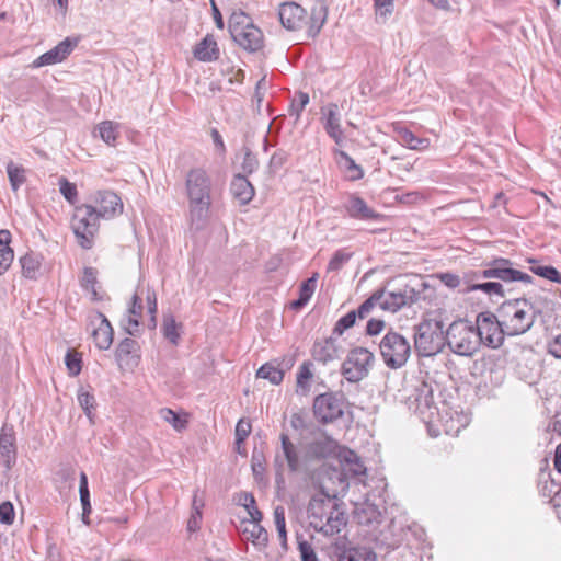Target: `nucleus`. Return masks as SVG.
<instances>
[{"mask_svg": "<svg viewBox=\"0 0 561 561\" xmlns=\"http://www.w3.org/2000/svg\"><path fill=\"white\" fill-rule=\"evenodd\" d=\"M328 12L329 9L324 0H316L309 15L299 3L287 1L279 5L278 18L286 30L298 31L307 26L308 37L314 38L327 22Z\"/></svg>", "mask_w": 561, "mask_h": 561, "instance_id": "1", "label": "nucleus"}, {"mask_svg": "<svg viewBox=\"0 0 561 561\" xmlns=\"http://www.w3.org/2000/svg\"><path fill=\"white\" fill-rule=\"evenodd\" d=\"M211 179L203 168L191 169L185 179L190 218L196 229L205 225L211 206Z\"/></svg>", "mask_w": 561, "mask_h": 561, "instance_id": "2", "label": "nucleus"}, {"mask_svg": "<svg viewBox=\"0 0 561 561\" xmlns=\"http://www.w3.org/2000/svg\"><path fill=\"white\" fill-rule=\"evenodd\" d=\"M496 312L502 319L508 337L519 336L530 331L536 319L542 314V310L526 297L505 300Z\"/></svg>", "mask_w": 561, "mask_h": 561, "instance_id": "3", "label": "nucleus"}, {"mask_svg": "<svg viewBox=\"0 0 561 561\" xmlns=\"http://www.w3.org/2000/svg\"><path fill=\"white\" fill-rule=\"evenodd\" d=\"M445 312L430 313L414 325V348L419 356L428 357L442 352L445 346Z\"/></svg>", "mask_w": 561, "mask_h": 561, "instance_id": "4", "label": "nucleus"}, {"mask_svg": "<svg viewBox=\"0 0 561 561\" xmlns=\"http://www.w3.org/2000/svg\"><path fill=\"white\" fill-rule=\"evenodd\" d=\"M445 335V345L457 355L471 356L480 347L474 327L465 320L453 321L446 329Z\"/></svg>", "mask_w": 561, "mask_h": 561, "instance_id": "5", "label": "nucleus"}, {"mask_svg": "<svg viewBox=\"0 0 561 561\" xmlns=\"http://www.w3.org/2000/svg\"><path fill=\"white\" fill-rule=\"evenodd\" d=\"M100 218L102 215L92 205L82 204L75 207L71 228L82 249L89 250L93 247V237L99 230Z\"/></svg>", "mask_w": 561, "mask_h": 561, "instance_id": "6", "label": "nucleus"}, {"mask_svg": "<svg viewBox=\"0 0 561 561\" xmlns=\"http://www.w3.org/2000/svg\"><path fill=\"white\" fill-rule=\"evenodd\" d=\"M379 350L386 366L391 369L403 367L411 355L408 340L394 331L385 334L379 343Z\"/></svg>", "mask_w": 561, "mask_h": 561, "instance_id": "7", "label": "nucleus"}, {"mask_svg": "<svg viewBox=\"0 0 561 561\" xmlns=\"http://www.w3.org/2000/svg\"><path fill=\"white\" fill-rule=\"evenodd\" d=\"M474 329L479 337V345L483 344L493 350L501 347L507 336L499 313L495 314L491 311H483L477 316Z\"/></svg>", "mask_w": 561, "mask_h": 561, "instance_id": "8", "label": "nucleus"}, {"mask_svg": "<svg viewBox=\"0 0 561 561\" xmlns=\"http://www.w3.org/2000/svg\"><path fill=\"white\" fill-rule=\"evenodd\" d=\"M280 448L276 449L274 456L275 482L278 489L284 488V472L287 467L289 472L296 473L300 469V456L298 447L291 442L286 433L279 435Z\"/></svg>", "mask_w": 561, "mask_h": 561, "instance_id": "9", "label": "nucleus"}, {"mask_svg": "<svg viewBox=\"0 0 561 561\" xmlns=\"http://www.w3.org/2000/svg\"><path fill=\"white\" fill-rule=\"evenodd\" d=\"M345 396L342 391H328L314 397L312 412L320 424L333 423L344 415Z\"/></svg>", "mask_w": 561, "mask_h": 561, "instance_id": "10", "label": "nucleus"}, {"mask_svg": "<svg viewBox=\"0 0 561 561\" xmlns=\"http://www.w3.org/2000/svg\"><path fill=\"white\" fill-rule=\"evenodd\" d=\"M425 288L426 284L424 282H420L417 288L409 283H404L391 290L385 288V296L380 299V308L394 313L403 307H410L420 299Z\"/></svg>", "mask_w": 561, "mask_h": 561, "instance_id": "11", "label": "nucleus"}, {"mask_svg": "<svg viewBox=\"0 0 561 561\" xmlns=\"http://www.w3.org/2000/svg\"><path fill=\"white\" fill-rule=\"evenodd\" d=\"M374 354L365 347L352 348L341 366V375L352 383H356L368 376Z\"/></svg>", "mask_w": 561, "mask_h": 561, "instance_id": "12", "label": "nucleus"}, {"mask_svg": "<svg viewBox=\"0 0 561 561\" xmlns=\"http://www.w3.org/2000/svg\"><path fill=\"white\" fill-rule=\"evenodd\" d=\"M482 275L485 278H495L497 282L505 284L513 282H522L525 284L533 283V277L519 270L514 268V263L505 257H495L483 264Z\"/></svg>", "mask_w": 561, "mask_h": 561, "instance_id": "13", "label": "nucleus"}, {"mask_svg": "<svg viewBox=\"0 0 561 561\" xmlns=\"http://www.w3.org/2000/svg\"><path fill=\"white\" fill-rule=\"evenodd\" d=\"M336 502H339V497L335 494L330 495L323 489L311 497L307 514L310 526L314 530L320 533V525H324L328 515L335 508Z\"/></svg>", "mask_w": 561, "mask_h": 561, "instance_id": "14", "label": "nucleus"}, {"mask_svg": "<svg viewBox=\"0 0 561 561\" xmlns=\"http://www.w3.org/2000/svg\"><path fill=\"white\" fill-rule=\"evenodd\" d=\"M436 390H439V385L434 380H419L409 398L410 408L415 404L414 412L425 419L426 413L435 408L434 392Z\"/></svg>", "mask_w": 561, "mask_h": 561, "instance_id": "15", "label": "nucleus"}, {"mask_svg": "<svg viewBox=\"0 0 561 561\" xmlns=\"http://www.w3.org/2000/svg\"><path fill=\"white\" fill-rule=\"evenodd\" d=\"M320 122L327 135L336 146H342L345 141V134L341 124V113L336 103H329L321 107Z\"/></svg>", "mask_w": 561, "mask_h": 561, "instance_id": "16", "label": "nucleus"}, {"mask_svg": "<svg viewBox=\"0 0 561 561\" xmlns=\"http://www.w3.org/2000/svg\"><path fill=\"white\" fill-rule=\"evenodd\" d=\"M335 561H378L375 550L365 545L343 541L333 549Z\"/></svg>", "mask_w": 561, "mask_h": 561, "instance_id": "17", "label": "nucleus"}, {"mask_svg": "<svg viewBox=\"0 0 561 561\" xmlns=\"http://www.w3.org/2000/svg\"><path fill=\"white\" fill-rule=\"evenodd\" d=\"M89 325L92 327V339L99 350H108L113 343L114 331L108 319L101 311H93L89 316Z\"/></svg>", "mask_w": 561, "mask_h": 561, "instance_id": "18", "label": "nucleus"}, {"mask_svg": "<svg viewBox=\"0 0 561 561\" xmlns=\"http://www.w3.org/2000/svg\"><path fill=\"white\" fill-rule=\"evenodd\" d=\"M77 45V38L66 37L64 41L58 43L54 48L37 57L32 62L31 67L39 68L61 62L72 53Z\"/></svg>", "mask_w": 561, "mask_h": 561, "instance_id": "19", "label": "nucleus"}, {"mask_svg": "<svg viewBox=\"0 0 561 561\" xmlns=\"http://www.w3.org/2000/svg\"><path fill=\"white\" fill-rule=\"evenodd\" d=\"M340 446L332 437L324 435L321 438L313 439L306 445L305 458L308 461L324 460L337 454Z\"/></svg>", "mask_w": 561, "mask_h": 561, "instance_id": "20", "label": "nucleus"}, {"mask_svg": "<svg viewBox=\"0 0 561 561\" xmlns=\"http://www.w3.org/2000/svg\"><path fill=\"white\" fill-rule=\"evenodd\" d=\"M347 215L356 220L380 221L383 215L370 208L366 201L359 195L352 193L348 195L347 202L344 204Z\"/></svg>", "mask_w": 561, "mask_h": 561, "instance_id": "21", "label": "nucleus"}, {"mask_svg": "<svg viewBox=\"0 0 561 561\" xmlns=\"http://www.w3.org/2000/svg\"><path fill=\"white\" fill-rule=\"evenodd\" d=\"M16 461L15 434L12 426L5 424L0 433V465L10 470Z\"/></svg>", "mask_w": 561, "mask_h": 561, "instance_id": "22", "label": "nucleus"}, {"mask_svg": "<svg viewBox=\"0 0 561 561\" xmlns=\"http://www.w3.org/2000/svg\"><path fill=\"white\" fill-rule=\"evenodd\" d=\"M231 37L240 47L249 53L259 51L263 47V33L254 24L238 32Z\"/></svg>", "mask_w": 561, "mask_h": 561, "instance_id": "23", "label": "nucleus"}, {"mask_svg": "<svg viewBox=\"0 0 561 561\" xmlns=\"http://www.w3.org/2000/svg\"><path fill=\"white\" fill-rule=\"evenodd\" d=\"M96 209L102 218H110L123 210L121 197L112 191H99L95 195Z\"/></svg>", "mask_w": 561, "mask_h": 561, "instance_id": "24", "label": "nucleus"}, {"mask_svg": "<svg viewBox=\"0 0 561 561\" xmlns=\"http://www.w3.org/2000/svg\"><path fill=\"white\" fill-rule=\"evenodd\" d=\"M140 346L139 343L130 337L123 339L115 350V359L122 367L123 365L129 366L131 363L138 364Z\"/></svg>", "mask_w": 561, "mask_h": 561, "instance_id": "25", "label": "nucleus"}, {"mask_svg": "<svg viewBox=\"0 0 561 561\" xmlns=\"http://www.w3.org/2000/svg\"><path fill=\"white\" fill-rule=\"evenodd\" d=\"M230 192L241 206L248 205L255 195L254 186L248 180V176L241 173L233 175Z\"/></svg>", "mask_w": 561, "mask_h": 561, "instance_id": "26", "label": "nucleus"}, {"mask_svg": "<svg viewBox=\"0 0 561 561\" xmlns=\"http://www.w3.org/2000/svg\"><path fill=\"white\" fill-rule=\"evenodd\" d=\"M144 305L141 297L136 293L131 297V304L127 310L128 317L126 323H123L122 327L124 331L131 335L136 336L139 334V325L140 319L142 317Z\"/></svg>", "mask_w": 561, "mask_h": 561, "instance_id": "27", "label": "nucleus"}, {"mask_svg": "<svg viewBox=\"0 0 561 561\" xmlns=\"http://www.w3.org/2000/svg\"><path fill=\"white\" fill-rule=\"evenodd\" d=\"M333 154L337 158L339 168L345 173L348 181H358L364 178L363 168L345 151L334 148Z\"/></svg>", "mask_w": 561, "mask_h": 561, "instance_id": "28", "label": "nucleus"}, {"mask_svg": "<svg viewBox=\"0 0 561 561\" xmlns=\"http://www.w3.org/2000/svg\"><path fill=\"white\" fill-rule=\"evenodd\" d=\"M194 57L203 62L215 61L219 58L220 51L213 35L207 34L193 49Z\"/></svg>", "mask_w": 561, "mask_h": 561, "instance_id": "29", "label": "nucleus"}, {"mask_svg": "<svg viewBox=\"0 0 561 561\" xmlns=\"http://www.w3.org/2000/svg\"><path fill=\"white\" fill-rule=\"evenodd\" d=\"M343 503L339 500L336 502V506L331 513L328 515L324 525H320V533L325 536H333L341 531L342 527H344L347 523L346 513L341 508Z\"/></svg>", "mask_w": 561, "mask_h": 561, "instance_id": "30", "label": "nucleus"}, {"mask_svg": "<svg viewBox=\"0 0 561 561\" xmlns=\"http://www.w3.org/2000/svg\"><path fill=\"white\" fill-rule=\"evenodd\" d=\"M335 342L336 339L334 337V335H331L323 342H316L311 351L312 358L323 364H327L337 358L339 348L336 347Z\"/></svg>", "mask_w": 561, "mask_h": 561, "instance_id": "31", "label": "nucleus"}, {"mask_svg": "<svg viewBox=\"0 0 561 561\" xmlns=\"http://www.w3.org/2000/svg\"><path fill=\"white\" fill-rule=\"evenodd\" d=\"M43 255L35 252H28L20 259L22 274L30 279H37L41 275Z\"/></svg>", "mask_w": 561, "mask_h": 561, "instance_id": "32", "label": "nucleus"}, {"mask_svg": "<svg viewBox=\"0 0 561 561\" xmlns=\"http://www.w3.org/2000/svg\"><path fill=\"white\" fill-rule=\"evenodd\" d=\"M318 274L314 273L311 277L305 279L299 287V296L297 299L290 302V309L300 310L302 309L311 299L314 294L317 287Z\"/></svg>", "mask_w": 561, "mask_h": 561, "instance_id": "33", "label": "nucleus"}, {"mask_svg": "<svg viewBox=\"0 0 561 561\" xmlns=\"http://www.w3.org/2000/svg\"><path fill=\"white\" fill-rule=\"evenodd\" d=\"M11 232L7 229L0 230V276L3 275L11 266L14 252L10 247Z\"/></svg>", "mask_w": 561, "mask_h": 561, "instance_id": "34", "label": "nucleus"}, {"mask_svg": "<svg viewBox=\"0 0 561 561\" xmlns=\"http://www.w3.org/2000/svg\"><path fill=\"white\" fill-rule=\"evenodd\" d=\"M312 366L313 364L310 360H305L298 369L296 379V393L298 396L306 397L310 392L313 377Z\"/></svg>", "mask_w": 561, "mask_h": 561, "instance_id": "35", "label": "nucleus"}, {"mask_svg": "<svg viewBox=\"0 0 561 561\" xmlns=\"http://www.w3.org/2000/svg\"><path fill=\"white\" fill-rule=\"evenodd\" d=\"M182 323H178L171 313H164L162 319L161 331L165 340L172 345L178 346L181 341Z\"/></svg>", "mask_w": 561, "mask_h": 561, "instance_id": "36", "label": "nucleus"}, {"mask_svg": "<svg viewBox=\"0 0 561 561\" xmlns=\"http://www.w3.org/2000/svg\"><path fill=\"white\" fill-rule=\"evenodd\" d=\"M482 291L489 296L505 297L506 290L504 284L496 280H488L482 283L472 284L470 287H465L462 293Z\"/></svg>", "mask_w": 561, "mask_h": 561, "instance_id": "37", "label": "nucleus"}, {"mask_svg": "<svg viewBox=\"0 0 561 561\" xmlns=\"http://www.w3.org/2000/svg\"><path fill=\"white\" fill-rule=\"evenodd\" d=\"M283 368H279L274 360L263 364L256 370V378L268 380L272 385L278 386L284 380Z\"/></svg>", "mask_w": 561, "mask_h": 561, "instance_id": "38", "label": "nucleus"}, {"mask_svg": "<svg viewBox=\"0 0 561 561\" xmlns=\"http://www.w3.org/2000/svg\"><path fill=\"white\" fill-rule=\"evenodd\" d=\"M7 174L13 192H16L27 180L26 169L12 160L7 164Z\"/></svg>", "mask_w": 561, "mask_h": 561, "instance_id": "39", "label": "nucleus"}, {"mask_svg": "<svg viewBox=\"0 0 561 561\" xmlns=\"http://www.w3.org/2000/svg\"><path fill=\"white\" fill-rule=\"evenodd\" d=\"M530 272L550 282L561 284V273L552 265H540L537 260H529Z\"/></svg>", "mask_w": 561, "mask_h": 561, "instance_id": "40", "label": "nucleus"}, {"mask_svg": "<svg viewBox=\"0 0 561 561\" xmlns=\"http://www.w3.org/2000/svg\"><path fill=\"white\" fill-rule=\"evenodd\" d=\"M385 296V288L375 290L357 309L353 310L357 319H365Z\"/></svg>", "mask_w": 561, "mask_h": 561, "instance_id": "41", "label": "nucleus"}, {"mask_svg": "<svg viewBox=\"0 0 561 561\" xmlns=\"http://www.w3.org/2000/svg\"><path fill=\"white\" fill-rule=\"evenodd\" d=\"M79 494H80V501H81V505H82V522L84 524H89L88 515L91 513L92 507H91V502H90L88 477L84 472L80 473Z\"/></svg>", "mask_w": 561, "mask_h": 561, "instance_id": "42", "label": "nucleus"}, {"mask_svg": "<svg viewBox=\"0 0 561 561\" xmlns=\"http://www.w3.org/2000/svg\"><path fill=\"white\" fill-rule=\"evenodd\" d=\"M398 136L400 141L412 150H422L428 146V139L419 138L408 128H400Z\"/></svg>", "mask_w": 561, "mask_h": 561, "instance_id": "43", "label": "nucleus"}, {"mask_svg": "<svg viewBox=\"0 0 561 561\" xmlns=\"http://www.w3.org/2000/svg\"><path fill=\"white\" fill-rule=\"evenodd\" d=\"M339 457L348 466V470L353 476L358 477L366 473V467L355 451L345 449L343 455H339Z\"/></svg>", "mask_w": 561, "mask_h": 561, "instance_id": "44", "label": "nucleus"}, {"mask_svg": "<svg viewBox=\"0 0 561 561\" xmlns=\"http://www.w3.org/2000/svg\"><path fill=\"white\" fill-rule=\"evenodd\" d=\"M252 24L251 18L243 11L233 12L229 18V33L233 36Z\"/></svg>", "mask_w": 561, "mask_h": 561, "instance_id": "45", "label": "nucleus"}, {"mask_svg": "<svg viewBox=\"0 0 561 561\" xmlns=\"http://www.w3.org/2000/svg\"><path fill=\"white\" fill-rule=\"evenodd\" d=\"M78 402L85 415L89 417L91 422H93L94 411L96 407V401L94 396L85 391L83 388H80L77 396Z\"/></svg>", "mask_w": 561, "mask_h": 561, "instance_id": "46", "label": "nucleus"}, {"mask_svg": "<svg viewBox=\"0 0 561 561\" xmlns=\"http://www.w3.org/2000/svg\"><path fill=\"white\" fill-rule=\"evenodd\" d=\"M117 127L118 125L112 121H104L99 124L98 131L105 144L115 146V141L118 136Z\"/></svg>", "mask_w": 561, "mask_h": 561, "instance_id": "47", "label": "nucleus"}, {"mask_svg": "<svg viewBox=\"0 0 561 561\" xmlns=\"http://www.w3.org/2000/svg\"><path fill=\"white\" fill-rule=\"evenodd\" d=\"M274 522L280 543L284 548H287V530H286V518L285 510L283 506H276L274 510Z\"/></svg>", "mask_w": 561, "mask_h": 561, "instance_id": "48", "label": "nucleus"}, {"mask_svg": "<svg viewBox=\"0 0 561 561\" xmlns=\"http://www.w3.org/2000/svg\"><path fill=\"white\" fill-rule=\"evenodd\" d=\"M243 161L241 163L242 171L245 176L251 175L254 173L259 167L260 161L255 153L252 152V150L249 147H243Z\"/></svg>", "mask_w": 561, "mask_h": 561, "instance_id": "49", "label": "nucleus"}, {"mask_svg": "<svg viewBox=\"0 0 561 561\" xmlns=\"http://www.w3.org/2000/svg\"><path fill=\"white\" fill-rule=\"evenodd\" d=\"M160 415L165 422L170 423L174 427V430L179 432L186 428L187 426V420L182 417L172 409L162 408L160 410Z\"/></svg>", "mask_w": 561, "mask_h": 561, "instance_id": "50", "label": "nucleus"}, {"mask_svg": "<svg viewBox=\"0 0 561 561\" xmlns=\"http://www.w3.org/2000/svg\"><path fill=\"white\" fill-rule=\"evenodd\" d=\"M357 317L353 310L348 311L345 316L341 317L333 330L332 335H342L346 330L353 328L356 323Z\"/></svg>", "mask_w": 561, "mask_h": 561, "instance_id": "51", "label": "nucleus"}, {"mask_svg": "<svg viewBox=\"0 0 561 561\" xmlns=\"http://www.w3.org/2000/svg\"><path fill=\"white\" fill-rule=\"evenodd\" d=\"M65 364L70 376H78L82 369V358L78 352L69 350L65 356Z\"/></svg>", "mask_w": 561, "mask_h": 561, "instance_id": "52", "label": "nucleus"}, {"mask_svg": "<svg viewBox=\"0 0 561 561\" xmlns=\"http://www.w3.org/2000/svg\"><path fill=\"white\" fill-rule=\"evenodd\" d=\"M59 191L67 202L75 204L78 196L77 186L75 183L68 181L67 178L61 176L58 181Z\"/></svg>", "mask_w": 561, "mask_h": 561, "instance_id": "53", "label": "nucleus"}, {"mask_svg": "<svg viewBox=\"0 0 561 561\" xmlns=\"http://www.w3.org/2000/svg\"><path fill=\"white\" fill-rule=\"evenodd\" d=\"M352 255V253L345 252L344 250L335 251L328 263L327 271L339 272L344 264L351 260Z\"/></svg>", "mask_w": 561, "mask_h": 561, "instance_id": "54", "label": "nucleus"}, {"mask_svg": "<svg viewBox=\"0 0 561 561\" xmlns=\"http://www.w3.org/2000/svg\"><path fill=\"white\" fill-rule=\"evenodd\" d=\"M289 153L284 149H277L271 157L268 162V170L271 173L276 174L288 161Z\"/></svg>", "mask_w": 561, "mask_h": 561, "instance_id": "55", "label": "nucleus"}, {"mask_svg": "<svg viewBox=\"0 0 561 561\" xmlns=\"http://www.w3.org/2000/svg\"><path fill=\"white\" fill-rule=\"evenodd\" d=\"M251 467L253 477L256 481L262 480L265 472V457L262 451L256 449L252 454Z\"/></svg>", "mask_w": 561, "mask_h": 561, "instance_id": "56", "label": "nucleus"}, {"mask_svg": "<svg viewBox=\"0 0 561 561\" xmlns=\"http://www.w3.org/2000/svg\"><path fill=\"white\" fill-rule=\"evenodd\" d=\"M98 280V270L91 266H85L83 268L82 276L80 277V286L83 290L93 289L96 287Z\"/></svg>", "mask_w": 561, "mask_h": 561, "instance_id": "57", "label": "nucleus"}, {"mask_svg": "<svg viewBox=\"0 0 561 561\" xmlns=\"http://www.w3.org/2000/svg\"><path fill=\"white\" fill-rule=\"evenodd\" d=\"M297 543L301 561H318L314 549L307 540H305L302 537H298Z\"/></svg>", "mask_w": 561, "mask_h": 561, "instance_id": "58", "label": "nucleus"}, {"mask_svg": "<svg viewBox=\"0 0 561 561\" xmlns=\"http://www.w3.org/2000/svg\"><path fill=\"white\" fill-rule=\"evenodd\" d=\"M252 430L250 421H245L244 419H240L236 425V445H242L248 436L250 435Z\"/></svg>", "mask_w": 561, "mask_h": 561, "instance_id": "59", "label": "nucleus"}, {"mask_svg": "<svg viewBox=\"0 0 561 561\" xmlns=\"http://www.w3.org/2000/svg\"><path fill=\"white\" fill-rule=\"evenodd\" d=\"M15 518L14 506L11 502H2L0 504V523L3 525H12Z\"/></svg>", "mask_w": 561, "mask_h": 561, "instance_id": "60", "label": "nucleus"}, {"mask_svg": "<svg viewBox=\"0 0 561 561\" xmlns=\"http://www.w3.org/2000/svg\"><path fill=\"white\" fill-rule=\"evenodd\" d=\"M250 537L254 545L266 546L268 541L267 530L260 525V523H253V528L250 533Z\"/></svg>", "mask_w": 561, "mask_h": 561, "instance_id": "61", "label": "nucleus"}, {"mask_svg": "<svg viewBox=\"0 0 561 561\" xmlns=\"http://www.w3.org/2000/svg\"><path fill=\"white\" fill-rule=\"evenodd\" d=\"M202 522V511L196 505V497L193 500V512L187 520V530L190 533H195L201 528Z\"/></svg>", "mask_w": 561, "mask_h": 561, "instance_id": "62", "label": "nucleus"}, {"mask_svg": "<svg viewBox=\"0 0 561 561\" xmlns=\"http://www.w3.org/2000/svg\"><path fill=\"white\" fill-rule=\"evenodd\" d=\"M309 100L310 99H309L308 93L299 91L290 104V114L296 112V115L299 116L300 113L305 110V107L309 103Z\"/></svg>", "mask_w": 561, "mask_h": 561, "instance_id": "63", "label": "nucleus"}, {"mask_svg": "<svg viewBox=\"0 0 561 561\" xmlns=\"http://www.w3.org/2000/svg\"><path fill=\"white\" fill-rule=\"evenodd\" d=\"M547 352L557 359H561V333L547 343Z\"/></svg>", "mask_w": 561, "mask_h": 561, "instance_id": "64", "label": "nucleus"}]
</instances>
